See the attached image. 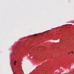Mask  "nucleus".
<instances>
[{"label": "nucleus", "instance_id": "1", "mask_svg": "<svg viewBox=\"0 0 74 74\" xmlns=\"http://www.w3.org/2000/svg\"><path fill=\"white\" fill-rule=\"evenodd\" d=\"M16 61L14 62V65H16Z\"/></svg>", "mask_w": 74, "mask_h": 74}, {"label": "nucleus", "instance_id": "2", "mask_svg": "<svg viewBox=\"0 0 74 74\" xmlns=\"http://www.w3.org/2000/svg\"><path fill=\"white\" fill-rule=\"evenodd\" d=\"M37 36V34H35V35H33V37H35L36 36Z\"/></svg>", "mask_w": 74, "mask_h": 74}, {"label": "nucleus", "instance_id": "3", "mask_svg": "<svg viewBox=\"0 0 74 74\" xmlns=\"http://www.w3.org/2000/svg\"><path fill=\"white\" fill-rule=\"evenodd\" d=\"M72 53H73V52H72Z\"/></svg>", "mask_w": 74, "mask_h": 74}, {"label": "nucleus", "instance_id": "4", "mask_svg": "<svg viewBox=\"0 0 74 74\" xmlns=\"http://www.w3.org/2000/svg\"><path fill=\"white\" fill-rule=\"evenodd\" d=\"M68 54H70V53H69Z\"/></svg>", "mask_w": 74, "mask_h": 74}]
</instances>
